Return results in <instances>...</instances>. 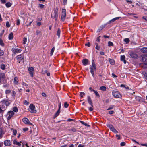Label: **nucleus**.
Returning a JSON list of instances; mask_svg holds the SVG:
<instances>
[{"label": "nucleus", "instance_id": "15", "mask_svg": "<svg viewBox=\"0 0 147 147\" xmlns=\"http://www.w3.org/2000/svg\"><path fill=\"white\" fill-rule=\"evenodd\" d=\"M88 103L92 106L93 107V105L92 100H91L90 97L88 96Z\"/></svg>", "mask_w": 147, "mask_h": 147}, {"label": "nucleus", "instance_id": "27", "mask_svg": "<svg viewBox=\"0 0 147 147\" xmlns=\"http://www.w3.org/2000/svg\"><path fill=\"white\" fill-rule=\"evenodd\" d=\"M100 89L102 91H105L106 90V88L105 86H102L100 87Z\"/></svg>", "mask_w": 147, "mask_h": 147}, {"label": "nucleus", "instance_id": "54", "mask_svg": "<svg viewBox=\"0 0 147 147\" xmlns=\"http://www.w3.org/2000/svg\"><path fill=\"white\" fill-rule=\"evenodd\" d=\"M28 129L27 128H25L23 129V130L24 131H26L28 130Z\"/></svg>", "mask_w": 147, "mask_h": 147}, {"label": "nucleus", "instance_id": "32", "mask_svg": "<svg viewBox=\"0 0 147 147\" xmlns=\"http://www.w3.org/2000/svg\"><path fill=\"white\" fill-rule=\"evenodd\" d=\"M12 109L13 111L15 112H17L18 111V109L16 107H15L13 108Z\"/></svg>", "mask_w": 147, "mask_h": 147}, {"label": "nucleus", "instance_id": "60", "mask_svg": "<svg viewBox=\"0 0 147 147\" xmlns=\"http://www.w3.org/2000/svg\"><path fill=\"white\" fill-rule=\"evenodd\" d=\"M24 104L25 105H28V103L26 100H25L24 101Z\"/></svg>", "mask_w": 147, "mask_h": 147}, {"label": "nucleus", "instance_id": "16", "mask_svg": "<svg viewBox=\"0 0 147 147\" xmlns=\"http://www.w3.org/2000/svg\"><path fill=\"white\" fill-rule=\"evenodd\" d=\"M129 55L131 57L133 58H136L137 57L135 53L132 52H130Z\"/></svg>", "mask_w": 147, "mask_h": 147}, {"label": "nucleus", "instance_id": "6", "mask_svg": "<svg viewBox=\"0 0 147 147\" xmlns=\"http://www.w3.org/2000/svg\"><path fill=\"white\" fill-rule=\"evenodd\" d=\"M29 108L30 109V111L31 113H35L36 112V111L35 109V106L33 104H31L29 106Z\"/></svg>", "mask_w": 147, "mask_h": 147}, {"label": "nucleus", "instance_id": "52", "mask_svg": "<svg viewBox=\"0 0 147 147\" xmlns=\"http://www.w3.org/2000/svg\"><path fill=\"white\" fill-rule=\"evenodd\" d=\"M116 136V137H117V139L118 140L120 139V135H118L117 134Z\"/></svg>", "mask_w": 147, "mask_h": 147}, {"label": "nucleus", "instance_id": "37", "mask_svg": "<svg viewBox=\"0 0 147 147\" xmlns=\"http://www.w3.org/2000/svg\"><path fill=\"white\" fill-rule=\"evenodd\" d=\"M95 44L96 45L95 47L96 49L97 50H99L100 47L98 45V44L97 43H96Z\"/></svg>", "mask_w": 147, "mask_h": 147}, {"label": "nucleus", "instance_id": "14", "mask_svg": "<svg viewBox=\"0 0 147 147\" xmlns=\"http://www.w3.org/2000/svg\"><path fill=\"white\" fill-rule=\"evenodd\" d=\"M4 144L5 146H9L11 145V142L9 140H7L4 141Z\"/></svg>", "mask_w": 147, "mask_h": 147}, {"label": "nucleus", "instance_id": "4", "mask_svg": "<svg viewBox=\"0 0 147 147\" xmlns=\"http://www.w3.org/2000/svg\"><path fill=\"white\" fill-rule=\"evenodd\" d=\"M14 114V113L13 111H9L6 115L7 120H10Z\"/></svg>", "mask_w": 147, "mask_h": 147}, {"label": "nucleus", "instance_id": "46", "mask_svg": "<svg viewBox=\"0 0 147 147\" xmlns=\"http://www.w3.org/2000/svg\"><path fill=\"white\" fill-rule=\"evenodd\" d=\"M113 108V106H111L109 107L107 109V110H109L112 109Z\"/></svg>", "mask_w": 147, "mask_h": 147}, {"label": "nucleus", "instance_id": "36", "mask_svg": "<svg viewBox=\"0 0 147 147\" xmlns=\"http://www.w3.org/2000/svg\"><path fill=\"white\" fill-rule=\"evenodd\" d=\"M5 77V74L4 73H1L0 75V78H4Z\"/></svg>", "mask_w": 147, "mask_h": 147}, {"label": "nucleus", "instance_id": "2", "mask_svg": "<svg viewBox=\"0 0 147 147\" xmlns=\"http://www.w3.org/2000/svg\"><path fill=\"white\" fill-rule=\"evenodd\" d=\"M58 8H56L51 14V17L52 18H55V20H57L58 15Z\"/></svg>", "mask_w": 147, "mask_h": 147}, {"label": "nucleus", "instance_id": "57", "mask_svg": "<svg viewBox=\"0 0 147 147\" xmlns=\"http://www.w3.org/2000/svg\"><path fill=\"white\" fill-rule=\"evenodd\" d=\"M85 45L86 46H87L88 47H89L90 46V43L88 42L87 43H86L85 44Z\"/></svg>", "mask_w": 147, "mask_h": 147}, {"label": "nucleus", "instance_id": "13", "mask_svg": "<svg viewBox=\"0 0 147 147\" xmlns=\"http://www.w3.org/2000/svg\"><path fill=\"white\" fill-rule=\"evenodd\" d=\"M89 61L88 60L86 59H85L83 60L82 63L84 65H88Z\"/></svg>", "mask_w": 147, "mask_h": 147}, {"label": "nucleus", "instance_id": "12", "mask_svg": "<svg viewBox=\"0 0 147 147\" xmlns=\"http://www.w3.org/2000/svg\"><path fill=\"white\" fill-rule=\"evenodd\" d=\"M107 126L113 132L115 129L113 127V126L111 125L110 124H107Z\"/></svg>", "mask_w": 147, "mask_h": 147}, {"label": "nucleus", "instance_id": "58", "mask_svg": "<svg viewBox=\"0 0 147 147\" xmlns=\"http://www.w3.org/2000/svg\"><path fill=\"white\" fill-rule=\"evenodd\" d=\"M13 135H16L17 134V131L16 130H13Z\"/></svg>", "mask_w": 147, "mask_h": 147}, {"label": "nucleus", "instance_id": "55", "mask_svg": "<svg viewBox=\"0 0 147 147\" xmlns=\"http://www.w3.org/2000/svg\"><path fill=\"white\" fill-rule=\"evenodd\" d=\"M115 21V20L114 18L113 19H111V20L109 22V23H111V22H114Z\"/></svg>", "mask_w": 147, "mask_h": 147}, {"label": "nucleus", "instance_id": "9", "mask_svg": "<svg viewBox=\"0 0 147 147\" xmlns=\"http://www.w3.org/2000/svg\"><path fill=\"white\" fill-rule=\"evenodd\" d=\"M12 52L14 53H20L22 51L21 49L18 48H12L11 49Z\"/></svg>", "mask_w": 147, "mask_h": 147}, {"label": "nucleus", "instance_id": "34", "mask_svg": "<svg viewBox=\"0 0 147 147\" xmlns=\"http://www.w3.org/2000/svg\"><path fill=\"white\" fill-rule=\"evenodd\" d=\"M121 87H124L126 89L128 90L129 89V87L126 86L124 85L123 84H121Z\"/></svg>", "mask_w": 147, "mask_h": 147}, {"label": "nucleus", "instance_id": "21", "mask_svg": "<svg viewBox=\"0 0 147 147\" xmlns=\"http://www.w3.org/2000/svg\"><path fill=\"white\" fill-rule=\"evenodd\" d=\"M61 32L60 29L58 28L57 29V35L58 36V38H59L60 36V34Z\"/></svg>", "mask_w": 147, "mask_h": 147}, {"label": "nucleus", "instance_id": "25", "mask_svg": "<svg viewBox=\"0 0 147 147\" xmlns=\"http://www.w3.org/2000/svg\"><path fill=\"white\" fill-rule=\"evenodd\" d=\"M8 38L9 40H11L13 38V34L12 33H11L9 34Z\"/></svg>", "mask_w": 147, "mask_h": 147}, {"label": "nucleus", "instance_id": "61", "mask_svg": "<svg viewBox=\"0 0 147 147\" xmlns=\"http://www.w3.org/2000/svg\"><path fill=\"white\" fill-rule=\"evenodd\" d=\"M100 36L98 37L96 41L97 42H99L100 41Z\"/></svg>", "mask_w": 147, "mask_h": 147}, {"label": "nucleus", "instance_id": "35", "mask_svg": "<svg viewBox=\"0 0 147 147\" xmlns=\"http://www.w3.org/2000/svg\"><path fill=\"white\" fill-rule=\"evenodd\" d=\"M108 45L109 46H113V44L111 42L109 41L108 43Z\"/></svg>", "mask_w": 147, "mask_h": 147}, {"label": "nucleus", "instance_id": "51", "mask_svg": "<svg viewBox=\"0 0 147 147\" xmlns=\"http://www.w3.org/2000/svg\"><path fill=\"white\" fill-rule=\"evenodd\" d=\"M114 113V111H109V113L110 114H112Z\"/></svg>", "mask_w": 147, "mask_h": 147}, {"label": "nucleus", "instance_id": "48", "mask_svg": "<svg viewBox=\"0 0 147 147\" xmlns=\"http://www.w3.org/2000/svg\"><path fill=\"white\" fill-rule=\"evenodd\" d=\"M0 44L2 46H3L4 45V43H3V41L2 40H0Z\"/></svg>", "mask_w": 147, "mask_h": 147}, {"label": "nucleus", "instance_id": "45", "mask_svg": "<svg viewBox=\"0 0 147 147\" xmlns=\"http://www.w3.org/2000/svg\"><path fill=\"white\" fill-rule=\"evenodd\" d=\"M125 142H121L120 143V145L121 146H125Z\"/></svg>", "mask_w": 147, "mask_h": 147}, {"label": "nucleus", "instance_id": "17", "mask_svg": "<svg viewBox=\"0 0 147 147\" xmlns=\"http://www.w3.org/2000/svg\"><path fill=\"white\" fill-rule=\"evenodd\" d=\"M125 57L124 55H121V61L123 62L124 64L126 63V61L125 59Z\"/></svg>", "mask_w": 147, "mask_h": 147}, {"label": "nucleus", "instance_id": "62", "mask_svg": "<svg viewBox=\"0 0 147 147\" xmlns=\"http://www.w3.org/2000/svg\"><path fill=\"white\" fill-rule=\"evenodd\" d=\"M120 18H121L120 17H117L115 18H114V19L115 20V21L116 20H117L119 19Z\"/></svg>", "mask_w": 147, "mask_h": 147}, {"label": "nucleus", "instance_id": "47", "mask_svg": "<svg viewBox=\"0 0 147 147\" xmlns=\"http://www.w3.org/2000/svg\"><path fill=\"white\" fill-rule=\"evenodd\" d=\"M29 74L31 77H33V71L29 72Z\"/></svg>", "mask_w": 147, "mask_h": 147}, {"label": "nucleus", "instance_id": "29", "mask_svg": "<svg viewBox=\"0 0 147 147\" xmlns=\"http://www.w3.org/2000/svg\"><path fill=\"white\" fill-rule=\"evenodd\" d=\"M27 39L26 38L24 37L23 40V43L24 44H26L27 42Z\"/></svg>", "mask_w": 147, "mask_h": 147}, {"label": "nucleus", "instance_id": "49", "mask_svg": "<svg viewBox=\"0 0 147 147\" xmlns=\"http://www.w3.org/2000/svg\"><path fill=\"white\" fill-rule=\"evenodd\" d=\"M59 111H60V110L58 109V111H57V112L56 114V115H55L56 116H57L59 115V114L60 113Z\"/></svg>", "mask_w": 147, "mask_h": 147}, {"label": "nucleus", "instance_id": "44", "mask_svg": "<svg viewBox=\"0 0 147 147\" xmlns=\"http://www.w3.org/2000/svg\"><path fill=\"white\" fill-rule=\"evenodd\" d=\"M16 94V92L15 91H13L12 92V96L14 97Z\"/></svg>", "mask_w": 147, "mask_h": 147}, {"label": "nucleus", "instance_id": "59", "mask_svg": "<svg viewBox=\"0 0 147 147\" xmlns=\"http://www.w3.org/2000/svg\"><path fill=\"white\" fill-rule=\"evenodd\" d=\"M67 0H63L64 5H65L67 4Z\"/></svg>", "mask_w": 147, "mask_h": 147}, {"label": "nucleus", "instance_id": "19", "mask_svg": "<svg viewBox=\"0 0 147 147\" xmlns=\"http://www.w3.org/2000/svg\"><path fill=\"white\" fill-rule=\"evenodd\" d=\"M141 51L143 53H147V48H143L141 49Z\"/></svg>", "mask_w": 147, "mask_h": 147}, {"label": "nucleus", "instance_id": "40", "mask_svg": "<svg viewBox=\"0 0 147 147\" xmlns=\"http://www.w3.org/2000/svg\"><path fill=\"white\" fill-rule=\"evenodd\" d=\"M44 5L42 4H39V7H40V8H43L44 7Z\"/></svg>", "mask_w": 147, "mask_h": 147}, {"label": "nucleus", "instance_id": "1", "mask_svg": "<svg viewBox=\"0 0 147 147\" xmlns=\"http://www.w3.org/2000/svg\"><path fill=\"white\" fill-rule=\"evenodd\" d=\"M92 65L90 67V70L92 76L94 78L95 76L94 72L96 71V67L93 59L92 60Z\"/></svg>", "mask_w": 147, "mask_h": 147}, {"label": "nucleus", "instance_id": "23", "mask_svg": "<svg viewBox=\"0 0 147 147\" xmlns=\"http://www.w3.org/2000/svg\"><path fill=\"white\" fill-rule=\"evenodd\" d=\"M91 91H93L94 92V93L95 95L97 96L98 97H100V95L97 91L95 90H91Z\"/></svg>", "mask_w": 147, "mask_h": 147}, {"label": "nucleus", "instance_id": "42", "mask_svg": "<svg viewBox=\"0 0 147 147\" xmlns=\"http://www.w3.org/2000/svg\"><path fill=\"white\" fill-rule=\"evenodd\" d=\"M6 26L7 27H9L10 26V25L9 22H7L6 23Z\"/></svg>", "mask_w": 147, "mask_h": 147}, {"label": "nucleus", "instance_id": "7", "mask_svg": "<svg viewBox=\"0 0 147 147\" xmlns=\"http://www.w3.org/2000/svg\"><path fill=\"white\" fill-rule=\"evenodd\" d=\"M113 95L115 98H121V95L118 91L113 92Z\"/></svg>", "mask_w": 147, "mask_h": 147}, {"label": "nucleus", "instance_id": "24", "mask_svg": "<svg viewBox=\"0 0 147 147\" xmlns=\"http://www.w3.org/2000/svg\"><path fill=\"white\" fill-rule=\"evenodd\" d=\"M109 60L110 63L113 65H114V60L113 59H110V58H109Z\"/></svg>", "mask_w": 147, "mask_h": 147}, {"label": "nucleus", "instance_id": "53", "mask_svg": "<svg viewBox=\"0 0 147 147\" xmlns=\"http://www.w3.org/2000/svg\"><path fill=\"white\" fill-rule=\"evenodd\" d=\"M71 130L73 132H76V129L75 128H73L71 129Z\"/></svg>", "mask_w": 147, "mask_h": 147}, {"label": "nucleus", "instance_id": "56", "mask_svg": "<svg viewBox=\"0 0 147 147\" xmlns=\"http://www.w3.org/2000/svg\"><path fill=\"white\" fill-rule=\"evenodd\" d=\"M22 85H24L25 86H28V85L26 84V83H25L24 82H23L22 83Z\"/></svg>", "mask_w": 147, "mask_h": 147}, {"label": "nucleus", "instance_id": "38", "mask_svg": "<svg viewBox=\"0 0 147 147\" xmlns=\"http://www.w3.org/2000/svg\"><path fill=\"white\" fill-rule=\"evenodd\" d=\"M11 91L9 90H6L5 92L6 94H9L10 93H11Z\"/></svg>", "mask_w": 147, "mask_h": 147}, {"label": "nucleus", "instance_id": "39", "mask_svg": "<svg viewBox=\"0 0 147 147\" xmlns=\"http://www.w3.org/2000/svg\"><path fill=\"white\" fill-rule=\"evenodd\" d=\"M4 134L3 132V131L2 129H0V137H1L3 134Z\"/></svg>", "mask_w": 147, "mask_h": 147}, {"label": "nucleus", "instance_id": "30", "mask_svg": "<svg viewBox=\"0 0 147 147\" xmlns=\"http://www.w3.org/2000/svg\"><path fill=\"white\" fill-rule=\"evenodd\" d=\"M29 72L33 71L34 70V68L32 67H30L28 69Z\"/></svg>", "mask_w": 147, "mask_h": 147}, {"label": "nucleus", "instance_id": "41", "mask_svg": "<svg viewBox=\"0 0 147 147\" xmlns=\"http://www.w3.org/2000/svg\"><path fill=\"white\" fill-rule=\"evenodd\" d=\"M85 95V93L83 92H81L80 94V96L81 97H83V96Z\"/></svg>", "mask_w": 147, "mask_h": 147}, {"label": "nucleus", "instance_id": "8", "mask_svg": "<svg viewBox=\"0 0 147 147\" xmlns=\"http://www.w3.org/2000/svg\"><path fill=\"white\" fill-rule=\"evenodd\" d=\"M23 122L26 124L32 125V123H30L28 119L26 118H24L22 119Z\"/></svg>", "mask_w": 147, "mask_h": 147}, {"label": "nucleus", "instance_id": "22", "mask_svg": "<svg viewBox=\"0 0 147 147\" xmlns=\"http://www.w3.org/2000/svg\"><path fill=\"white\" fill-rule=\"evenodd\" d=\"M11 5L12 4L9 2H7L5 4L6 7L8 8L10 7Z\"/></svg>", "mask_w": 147, "mask_h": 147}, {"label": "nucleus", "instance_id": "63", "mask_svg": "<svg viewBox=\"0 0 147 147\" xmlns=\"http://www.w3.org/2000/svg\"><path fill=\"white\" fill-rule=\"evenodd\" d=\"M20 24V20H18L17 21V24L19 25Z\"/></svg>", "mask_w": 147, "mask_h": 147}, {"label": "nucleus", "instance_id": "5", "mask_svg": "<svg viewBox=\"0 0 147 147\" xmlns=\"http://www.w3.org/2000/svg\"><path fill=\"white\" fill-rule=\"evenodd\" d=\"M66 10L65 9H62L61 15V20L62 21H64L66 16Z\"/></svg>", "mask_w": 147, "mask_h": 147}, {"label": "nucleus", "instance_id": "28", "mask_svg": "<svg viewBox=\"0 0 147 147\" xmlns=\"http://www.w3.org/2000/svg\"><path fill=\"white\" fill-rule=\"evenodd\" d=\"M54 50H55V47H54L52 48V49H51V51H50L51 56H52L53 55Z\"/></svg>", "mask_w": 147, "mask_h": 147}, {"label": "nucleus", "instance_id": "26", "mask_svg": "<svg viewBox=\"0 0 147 147\" xmlns=\"http://www.w3.org/2000/svg\"><path fill=\"white\" fill-rule=\"evenodd\" d=\"M0 68L2 70H4L5 69V66L4 64H1L0 65Z\"/></svg>", "mask_w": 147, "mask_h": 147}, {"label": "nucleus", "instance_id": "11", "mask_svg": "<svg viewBox=\"0 0 147 147\" xmlns=\"http://www.w3.org/2000/svg\"><path fill=\"white\" fill-rule=\"evenodd\" d=\"M142 60L143 62H145L144 61H146V62L144 63L143 67L144 68H147V59L145 57H143L142 58Z\"/></svg>", "mask_w": 147, "mask_h": 147}, {"label": "nucleus", "instance_id": "43", "mask_svg": "<svg viewBox=\"0 0 147 147\" xmlns=\"http://www.w3.org/2000/svg\"><path fill=\"white\" fill-rule=\"evenodd\" d=\"M69 106V104L67 103V102H65L64 104V106L66 108H67Z\"/></svg>", "mask_w": 147, "mask_h": 147}, {"label": "nucleus", "instance_id": "10", "mask_svg": "<svg viewBox=\"0 0 147 147\" xmlns=\"http://www.w3.org/2000/svg\"><path fill=\"white\" fill-rule=\"evenodd\" d=\"M23 57L21 55H18L16 57L19 63H20L22 61H23Z\"/></svg>", "mask_w": 147, "mask_h": 147}, {"label": "nucleus", "instance_id": "20", "mask_svg": "<svg viewBox=\"0 0 147 147\" xmlns=\"http://www.w3.org/2000/svg\"><path fill=\"white\" fill-rule=\"evenodd\" d=\"M21 142H17L16 140H14L13 141V144H15L17 145L18 146H20L21 145Z\"/></svg>", "mask_w": 147, "mask_h": 147}, {"label": "nucleus", "instance_id": "64", "mask_svg": "<svg viewBox=\"0 0 147 147\" xmlns=\"http://www.w3.org/2000/svg\"><path fill=\"white\" fill-rule=\"evenodd\" d=\"M143 19H145L146 20H147V17L145 16H144L142 17Z\"/></svg>", "mask_w": 147, "mask_h": 147}, {"label": "nucleus", "instance_id": "3", "mask_svg": "<svg viewBox=\"0 0 147 147\" xmlns=\"http://www.w3.org/2000/svg\"><path fill=\"white\" fill-rule=\"evenodd\" d=\"M11 102L10 101L7 100H4L2 101L1 103L2 104L1 108L3 109H5V107L4 106L5 105L6 106H8L10 104Z\"/></svg>", "mask_w": 147, "mask_h": 147}, {"label": "nucleus", "instance_id": "18", "mask_svg": "<svg viewBox=\"0 0 147 147\" xmlns=\"http://www.w3.org/2000/svg\"><path fill=\"white\" fill-rule=\"evenodd\" d=\"M18 78L16 77H15L13 81L14 84H17L18 83Z\"/></svg>", "mask_w": 147, "mask_h": 147}, {"label": "nucleus", "instance_id": "50", "mask_svg": "<svg viewBox=\"0 0 147 147\" xmlns=\"http://www.w3.org/2000/svg\"><path fill=\"white\" fill-rule=\"evenodd\" d=\"M145 78L147 80V74L144 73L143 74Z\"/></svg>", "mask_w": 147, "mask_h": 147}, {"label": "nucleus", "instance_id": "33", "mask_svg": "<svg viewBox=\"0 0 147 147\" xmlns=\"http://www.w3.org/2000/svg\"><path fill=\"white\" fill-rule=\"evenodd\" d=\"M104 28V26L102 25V26H100L99 28L98 29V30H97V32H99L101 30H102Z\"/></svg>", "mask_w": 147, "mask_h": 147}, {"label": "nucleus", "instance_id": "31", "mask_svg": "<svg viewBox=\"0 0 147 147\" xmlns=\"http://www.w3.org/2000/svg\"><path fill=\"white\" fill-rule=\"evenodd\" d=\"M124 42H125L126 44L129 43V42L130 41L129 40L128 38H125L124 39Z\"/></svg>", "mask_w": 147, "mask_h": 147}]
</instances>
